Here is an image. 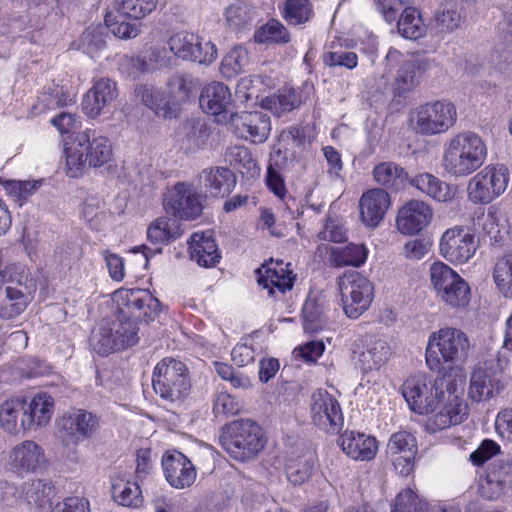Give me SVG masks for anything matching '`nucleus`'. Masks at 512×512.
<instances>
[{
    "mask_svg": "<svg viewBox=\"0 0 512 512\" xmlns=\"http://www.w3.org/2000/svg\"><path fill=\"white\" fill-rule=\"evenodd\" d=\"M426 507V502L410 488L401 491L395 499V510L398 512H423Z\"/></svg>",
    "mask_w": 512,
    "mask_h": 512,
    "instance_id": "obj_61",
    "label": "nucleus"
},
{
    "mask_svg": "<svg viewBox=\"0 0 512 512\" xmlns=\"http://www.w3.org/2000/svg\"><path fill=\"white\" fill-rule=\"evenodd\" d=\"M54 405V398L46 392L37 393L30 402L25 400L26 414L31 420L30 429L45 426L53 415Z\"/></svg>",
    "mask_w": 512,
    "mask_h": 512,
    "instance_id": "obj_38",
    "label": "nucleus"
},
{
    "mask_svg": "<svg viewBox=\"0 0 512 512\" xmlns=\"http://www.w3.org/2000/svg\"><path fill=\"white\" fill-rule=\"evenodd\" d=\"M158 0H116L118 12L123 17L141 20L157 7Z\"/></svg>",
    "mask_w": 512,
    "mask_h": 512,
    "instance_id": "obj_50",
    "label": "nucleus"
},
{
    "mask_svg": "<svg viewBox=\"0 0 512 512\" xmlns=\"http://www.w3.org/2000/svg\"><path fill=\"white\" fill-rule=\"evenodd\" d=\"M199 184L204 188L206 196L225 197L236 185L235 174L226 167H209L199 174Z\"/></svg>",
    "mask_w": 512,
    "mask_h": 512,
    "instance_id": "obj_31",
    "label": "nucleus"
},
{
    "mask_svg": "<svg viewBox=\"0 0 512 512\" xmlns=\"http://www.w3.org/2000/svg\"><path fill=\"white\" fill-rule=\"evenodd\" d=\"M508 182L509 173L504 165H488L470 179L468 198L475 204H488L506 190Z\"/></svg>",
    "mask_w": 512,
    "mask_h": 512,
    "instance_id": "obj_12",
    "label": "nucleus"
},
{
    "mask_svg": "<svg viewBox=\"0 0 512 512\" xmlns=\"http://www.w3.org/2000/svg\"><path fill=\"white\" fill-rule=\"evenodd\" d=\"M199 103L206 112L218 117V122H229L233 112L232 96L226 85L211 82L201 92Z\"/></svg>",
    "mask_w": 512,
    "mask_h": 512,
    "instance_id": "obj_22",
    "label": "nucleus"
},
{
    "mask_svg": "<svg viewBox=\"0 0 512 512\" xmlns=\"http://www.w3.org/2000/svg\"><path fill=\"white\" fill-rule=\"evenodd\" d=\"M136 323L120 314L114 321H102L97 330L93 331L91 345L99 355L106 356L111 352L135 345L138 340Z\"/></svg>",
    "mask_w": 512,
    "mask_h": 512,
    "instance_id": "obj_6",
    "label": "nucleus"
},
{
    "mask_svg": "<svg viewBox=\"0 0 512 512\" xmlns=\"http://www.w3.org/2000/svg\"><path fill=\"white\" fill-rule=\"evenodd\" d=\"M411 184L439 202H446L452 197L449 186L429 173L417 175L412 179Z\"/></svg>",
    "mask_w": 512,
    "mask_h": 512,
    "instance_id": "obj_43",
    "label": "nucleus"
},
{
    "mask_svg": "<svg viewBox=\"0 0 512 512\" xmlns=\"http://www.w3.org/2000/svg\"><path fill=\"white\" fill-rule=\"evenodd\" d=\"M456 120L455 105L445 100L419 105L410 113L412 129L424 136L444 133L454 126Z\"/></svg>",
    "mask_w": 512,
    "mask_h": 512,
    "instance_id": "obj_7",
    "label": "nucleus"
},
{
    "mask_svg": "<svg viewBox=\"0 0 512 512\" xmlns=\"http://www.w3.org/2000/svg\"><path fill=\"white\" fill-rule=\"evenodd\" d=\"M493 280L506 298H512V253H507L497 260Z\"/></svg>",
    "mask_w": 512,
    "mask_h": 512,
    "instance_id": "obj_49",
    "label": "nucleus"
},
{
    "mask_svg": "<svg viewBox=\"0 0 512 512\" xmlns=\"http://www.w3.org/2000/svg\"><path fill=\"white\" fill-rule=\"evenodd\" d=\"M31 420L25 410V399L12 398L0 405V425L11 434L29 430Z\"/></svg>",
    "mask_w": 512,
    "mask_h": 512,
    "instance_id": "obj_32",
    "label": "nucleus"
},
{
    "mask_svg": "<svg viewBox=\"0 0 512 512\" xmlns=\"http://www.w3.org/2000/svg\"><path fill=\"white\" fill-rule=\"evenodd\" d=\"M397 29L401 36L410 40H417L426 32L420 12L414 7H406L403 10L397 23Z\"/></svg>",
    "mask_w": 512,
    "mask_h": 512,
    "instance_id": "obj_46",
    "label": "nucleus"
},
{
    "mask_svg": "<svg viewBox=\"0 0 512 512\" xmlns=\"http://www.w3.org/2000/svg\"><path fill=\"white\" fill-rule=\"evenodd\" d=\"M465 376L458 369L445 372L433 382L426 375L405 381L402 394L418 414L434 413L431 425L438 430L460 424L467 416V404L461 398Z\"/></svg>",
    "mask_w": 512,
    "mask_h": 512,
    "instance_id": "obj_1",
    "label": "nucleus"
},
{
    "mask_svg": "<svg viewBox=\"0 0 512 512\" xmlns=\"http://www.w3.org/2000/svg\"><path fill=\"white\" fill-rule=\"evenodd\" d=\"M114 300L123 318L149 323L161 311V303L148 290L121 289L115 292Z\"/></svg>",
    "mask_w": 512,
    "mask_h": 512,
    "instance_id": "obj_11",
    "label": "nucleus"
},
{
    "mask_svg": "<svg viewBox=\"0 0 512 512\" xmlns=\"http://www.w3.org/2000/svg\"><path fill=\"white\" fill-rule=\"evenodd\" d=\"M13 276L12 271H0V318L12 319L20 315L32 300L36 289L35 282Z\"/></svg>",
    "mask_w": 512,
    "mask_h": 512,
    "instance_id": "obj_9",
    "label": "nucleus"
},
{
    "mask_svg": "<svg viewBox=\"0 0 512 512\" xmlns=\"http://www.w3.org/2000/svg\"><path fill=\"white\" fill-rule=\"evenodd\" d=\"M167 86L173 104H180L189 99L195 87V82L189 74H174L169 78Z\"/></svg>",
    "mask_w": 512,
    "mask_h": 512,
    "instance_id": "obj_52",
    "label": "nucleus"
},
{
    "mask_svg": "<svg viewBox=\"0 0 512 512\" xmlns=\"http://www.w3.org/2000/svg\"><path fill=\"white\" fill-rule=\"evenodd\" d=\"M152 387L154 392L166 403H182L191 390L189 370L186 364L173 357L163 358L153 370Z\"/></svg>",
    "mask_w": 512,
    "mask_h": 512,
    "instance_id": "obj_5",
    "label": "nucleus"
},
{
    "mask_svg": "<svg viewBox=\"0 0 512 512\" xmlns=\"http://www.w3.org/2000/svg\"><path fill=\"white\" fill-rule=\"evenodd\" d=\"M25 494L29 502L38 507L51 505V499L54 496V486L48 480L35 479L29 482L25 489Z\"/></svg>",
    "mask_w": 512,
    "mask_h": 512,
    "instance_id": "obj_51",
    "label": "nucleus"
},
{
    "mask_svg": "<svg viewBox=\"0 0 512 512\" xmlns=\"http://www.w3.org/2000/svg\"><path fill=\"white\" fill-rule=\"evenodd\" d=\"M46 462L44 450L32 440L16 445L9 453V466L18 475L35 472Z\"/></svg>",
    "mask_w": 512,
    "mask_h": 512,
    "instance_id": "obj_25",
    "label": "nucleus"
},
{
    "mask_svg": "<svg viewBox=\"0 0 512 512\" xmlns=\"http://www.w3.org/2000/svg\"><path fill=\"white\" fill-rule=\"evenodd\" d=\"M301 103L300 96L291 88L282 89L278 94L267 96L261 100V106L280 117L285 112H290Z\"/></svg>",
    "mask_w": 512,
    "mask_h": 512,
    "instance_id": "obj_42",
    "label": "nucleus"
},
{
    "mask_svg": "<svg viewBox=\"0 0 512 512\" xmlns=\"http://www.w3.org/2000/svg\"><path fill=\"white\" fill-rule=\"evenodd\" d=\"M418 452L416 438L408 431H398L391 435L386 453L395 469L403 476L409 475L414 468Z\"/></svg>",
    "mask_w": 512,
    "mask_h": 512,
    "instance_id": "obj_21",
    "label": "nucleus"
},
{
    "mask_svg": "<svg viewBox=\"0 0 512 512\" xmlns=\"http://www.w3.org/2000/svg\"><path fill=\"white\" fill-rule=\"evenodd\" d=\"M227 434L223 446L239 461L252 459L265 445L261 427L250 419L233 421L227 426Z\"/></svg>",
    "mask_w": 512,
    "mask_h": 512,
    "instance_id": "obj_8",
    "label": "nucleus"
},
{
    "mask_svg": "<svg viewBox=\"0 0 512 512\" xmlns=\"http://www.w3.org/2000/svg\"><path fill=\"white\" fill-rule=\"evenodd\" d=\"M135 96L156 114L163 116L167 114L170 101L160 89L149 84H140L135 88Z\"/></svg>",
    "mask_w": 512,
    "mask_h": 512,
    "instance_id": "obj_45",
    "label": "nucleus"
},
{
    "mask_svg": "<svg viewBox=\"0 0 512 512\" xmlns=\"http://www.w3.org/2000/svg\"><path fill=\"white\" fill-rule=\"evenodd\" d=\"M470 341L468 336L457 328H442L429 336L426 348V364L432 371L441 372L445 366L448 372L458 369L468 357Z\"/></svg>",
    "mask_w": 512,
    "mask_h": 512,
    "instance_id": "obj_3",
    "label": "nucleus"
},
{
    "mask_svg": "<svg viewBox=\"0 0 512 512\" xmlns=\"http://www.w3.org/2000/svg\"><path fill=\"white\" fill-rule=\"evenodd\" d=\"M311 418L315 426L326 433L336 434L343 426V413L338 400L326 390L311 396Z\"/></svg>",
    "mask_w": 512,
    "mask_h": 512,
    "instance_id": "obj_16",
    "label": "nucleus"
},
{
    "mask_svg": "<svg viewBox=\"0 0 512 512\" xmlns=\"http://www.w3.org/2000/svg\"><path fill=\"white\" fill-rule=\"evenodd\" d=\"M163 206L167 213L181 220H194L203 211L202 196L192 184L178 182L167 189Z\"/></svg>",
    "mask_w": 512,
    "mask_h": 512,
    "instance_id": "obj_15",
    "label": "nucleus"
},
{
    "mask_svg": "<svg viewBox=\"0 0 512 512\" xmlns=\"http://www.w3.org/2000/svg\"><path fill=\"white\" fill-rule=\"evenodd\" d=\"M341 301L345 314L358 318L366 311L373 299V285L358 272L345 274L339 280Z\"/></svg>",
    "mask_w": 512,
    "mask_h": 512,
    "instance_id": "obj_13",
    "label": "nucleus"
},
{
    "mask_svg": "<svg viewBox=\"0 0 512 512\" xmlns=\"http://www.w3.org/2000/svg\"><path fill=\"white\" fill-rule=\"evenodd\" d=\"M71 98L58 85H50L40 93L36 103L32 106V114L40 115L47 110H54L66 106Z\"/></svg>",
    "mask_w": 512,
    "mask_h": 512,
    "instance_id": "obj_44",
    "label": "nucleus"
},
{
    "mask_svg": "<svg viewBox=\"0 0 512 512\" xmlns=\"http://www.w3.org/2000/svg\"><path fill=\"white\" fill-rule=\"evenodd\" d=\"M105 23L106 29L108 28L116 37L121 39L135 38L141 32V24L112 19L111 15L105 17Z\"/></svg>",
    "mask_w": 512,
    "mask_h": 512,
    "instance_id": "obj_63",
    "label": "nucleus"
},
{
    "mask_svg": "<svg viewBox=\"0 0 512 512\" xmlns=\"http://www.w3.org/2000/svg\"><path fill=\"white\" fill-rule=\"evenodd\" d=\"M168 45L175 56L190 61L193 47L197 46V35L185 31L178 32L169 38Z\"/></svg>",
    "mask_w": 512,
    "mask_h": 512,
    "instance_id": "obj_54",
    "label": "nucleus"
},
{
    "mask_svg": "<svg viewBox=\"0 0 512 512\" xmlns=\"http://www.w3.org/2000/svg\"><path fill=\"white\" fill-rule=\"evenodd\" d=\"M255 40L259 43L274 42L286 43L289 41L287 29L277 20H270L255 33Z\"/></svg>",
    "mask_w": 512,
    "mask_h": 512,
    "instance_id": "obj_59",
    "label": "nucleus"
},
{
    "mask_svg": "<svg viewBox=\"0 0 512 512\" xmlns=\"http://www.w3.org/2000/svg\"><path fill=\"white\" fill-rule=\"evenodd\" d=\"M373 177L379 185L398 191L404 187L407 173L398 164L383 162L375 166Z\"/></svg>",
    "mask_w": 512,
    "mask_h": 512,
    "instance_id": "obj_41",
    "label": "nucleus"
},
{
    "mask_svg": "<svg viewBox=\"0 0 512 512\" xmlns=\"http://www.w3.org/2000/svg\"><path fill=\"white\" fill-rule=\"evenodd\" d=\"M248 64V52L241 46L234 47L223 58L221 72L226 77H233L242 72Z\"/></svg>",
    "mask_w": 512,
    "mask_h": 512,
    "instance_id": "obj_56",
    "label": "nucleus"
},
{
    "mask_svg": "<svg viewBox=\"0 0 512 512\" xmlns=\"http://www.w3.org/2000/svg\"><path fill=\"white\" fill-rule=\"evenodd\" d=\"M183 233L178 218L161 216L155 219L147 229V238L153 244H168Z\"/></svg>",
    "mask_w": 512,
    "mask_h": 512,
    "instance_id": "obj_37",
    "label": "nucleus"
},
{
    "mask_svg": "<svg viewBox=\"0 0 512 512\" xmlns=\"http://www.w3.org/2000/svg\"><path fill=\"white\" fill-rule=\"evenodd\" d=\"M337 443L348 457L359 461L372 460L378 450L374 437L355 431H346Z\"/></svg>",
    "mask_w": 512,
    "mask_h": 512,
    "instance_id": "obj_30",
    "label": "nucleus"
},
{
    "mask_svg": "<svg viewBox=\"0 0 512 512\" xmlns=\"http://www.w3.org/2000/svg\"><path fill=\"white\" fill-rule=\"evenodd\" d=\"M367 259V249L361 244H349L344 247H331L329 262L340 268L345 266L360 267Z\"/></svg>",
    "mask_w": 512,
    "mask_h": 512,
    "instance_id": "obj_39",
    "label": "nucleus"
},
{
    "mask_svg": "<svg viewBox=\"0 0 512 512\" xmlns=\"http://www.w3.org/2000/svg\"><path fill=\"white\" fill-rule=\"evenodd\" d=\"M502 371L494 359L477 364L470 378L468 395L473 401L481 402L494 397L502 389Z\"/></svg>",
    "mask_w": 512,
    "mask_h": 512,
    "instance_id": "obj_17",
    "label": "nucleus"
},
{
    "mask_svg": "<svg viewBox=\"0 0 512 512\" xmlns=\"http://www.w3.org/2000/svg\"><path fill=\"white\" fill-rule=\"evenodd\" d=\"M106 27L97 25L88 27L79 38V49L91 58L98 56L106 46Z\"/></svg>",
    "mask_w": 512,
    "mask_h": 512,
    "instance_id": "obj_48",
    "label": "nucleus"
},
{
    "mask_svg": "<svg viewBox=\"0 0 512 512\" xmlns=\"http://www.w3.org/2000/svg\"><path fill=\"white\" fill-rule=\"evenodd\" d=\"M487 146L471 131L461 132L444 145L442 166L453 177H466L477 171L486 161Z\"/></svg>",
    "mask_w": 512,
    "mask_h": 512,
    "instance_id": "obj_2",
    "label": "nucleus"
},
{
    "mask_svg": "<svg viewBox=\"0 0 512 512\" xmlns=\"http://www.w3.org/2000/svg\"><path fill=\"white\" fill-rule=\"evenodd\" d=\"M323 63L329 67H344L354 69L358 64V56L355 52L338 49L326 51L322 56Z\"/></svg>",
    "mask_w": 512,
    "mask_h": 512,
    "instance_id": "obj_60",
    "label": "nucleus"
},
{
    "mask_svg": "<svg viewBox=\"0 0 512 512\" xmlns=\"http://www.w3.org/2000/svg\"><path fill=\"white\" fill-rule=\"evenodd\" d=\"M315 462L316 457L311 450L289 455L285 462L288 481L295 486L305 483L313 474Z\"/></svg>",
    "mask_w": 512,
    "mask_h": 512,
    "instance_id": "obj_34",
    "label": "nucleus"
},
{
    "mask_svg": "<svg viewBox=\"0 0 512 512\" xmlns=\"http://www.w3.org/2000/svg\"><path fill=\"white\" fill-rule=\"evenodd\" d=\"M117 96L116 82L110 78L96 79L83 97V111L90 118H96L113 103Z\"/></svg>",
    "mask_w": 512,
    "mask_h": 512,
    "instance_id": "obj_24",
    "label": "nucleus"
},
{
    "mask_svg": "<svg viewBox=\"0 0 512 512\" xmlns=\"http://www.w3.org/2000/svg\"><path fill=\"white\" fill-rule=\"evenodd\" d=\"M477 247L475 235L461 227L446 230L439 244L441 255L455 264L466 263L475 254Z\"/></svg>",
    "mask_w": 512,
    "mask_h": 512,
    "instance_id": "obj_18",
    "label": "nucleus"
},
{
    "mask_svg": "<svg viewBox=\"0 0 512 512\" xmlns=\"http://www.w3.org/2000/svg\"><path fill=\"white\" fill-rule=\"evenodd\" d=\"M229 123L239 135L255 144L264 143L271 132V120L263 111L231 113Z\"/></svg>",
    "mask_w": 512,
    "mask_h": 512,
    "instance_id": "obj_19",
    "label": "nucleus"
},
{
    "mask_svg": "<svg viewBox=\"0 0 512 512\" xmlns=\"http://www.w3.org/2000/svg\"><path fill=\"white\" fill-rule=\"evenodd\" d=\"M303 327L308 333L320 330L325 323L323 308L314 299H308L303 305Z\"/></svg>",
    "mask_w": 512,
    "mask_h": 512,
    "instance_id": "obj_55",
    "label": "nucleus"
},
{
    "mask_svg": "<svg viewBox=\"0 0 512 512\" xmlns=\"http://www.w3.org/2000/svg\"><path fill=\"white\" fill-rule=\"evenodd\" d=\"M428 68L429 62L425 58H415L402 62L397 69L393 82L394 95L403 97L414 90L420 84Z\"/></svg>",
    "mask_w": 512,
    "mask_h": 512,
    "instance_id": "obj_27",
    "label": "nucleus"
},
{
    "mask_svg": "<svg viewBox=\"0 0 512 512\" xmlns=\"http://www.w3.org/2000/svg\"><path fill=\"white\" fill-rule=\"evenodd\" d=\"M431 283L437 295L453 308H465L470 302V288L452 268L442 262L430 267Z\"/></svg>",
    "mask_w": 512,
    "mask_h": 512,
    "instance_id": "obj_10",
    "label": "nucleus"
},
{
    "mask_svg": "<svg viewBox=\"0 0 512 512\" xmlns=\"http://www.w3.org/2000/svg\"><path fill=\"white\" fill-rule=\"evenodd\" d=\"M162 466L167 482L176 489L192 486L197 472L194 464L183 453L173 451L162 458Z\"/></svg>",
    "mask_w": 512,
    "mask_h": 512,
    "instance_id": "obj_23",
    "label": "nucleus"
},
{
    "mask_svg": "<svg viewBox=\"0 0 512 512\" xmlns=\"http://www.w3.org/2000/svg\"><path fill=\"white\" fill-rule=\"evenodd\" d=\"M512 490V460L500 459L492 463L484 478L479 482L480 495L488 500H496Z\"/></svg>",
    "mask_w": 512,
    "mask_h": 512,
    "instance_id": "obj_20",
    "label": "nucleus"
},
{
    "mask_svg": "<svg viewBox=\"0 0 512 512\" xmlns=\"http://www.w3.org/2000/svg\"><path fill=\"white\" fill-rule=\"evenodd\" d=\"M463 0H443L435 14L436 27L440 32H452L462 23Z\"/></svg>",
    "mask_w": 512,
    "mask_h": 512,
    "instance_id": "obj_40",
    "label": "nucleus"
},
{
    "mask_svg": "<svg viewBox=\"0 0 512 512\" xmlns=\"http://www.w3.org/2000/svg\"><path fill=\"white\" fill-rule=\"evenodd\" d=\"M209 127L201 120H187L179 129L181 148L186 153H195L204 149L210 138Z\"/></svg>",
    "mask_w": 512,
    "mask_h": 512,
    "instance_id": "obj_36",
    "label": "nucleus"
},
{
    "mask_svg": "<svg viewBox=\"0 0 512 512\" xmlns=\"http://www.w3.org/2000/svg\"><path fill=\"white\" fill-rule=\"evenodd\" d=\"M191 259L200 266L213 267L220 259V254L215 240L211 234L194 233L188 241Z\"/></svg>",
    "mask_w": 512,
    "mask_h": 512,
    "instance_id": "obj_35",
    "label": "nucleus"
},
{
    "mask_svg": "<svg viewBox=\"0 0 512 512\" xmlns=\"http://www.w3.org/2000/svg\"><path fill=\"white\" fill-rule=\"evenodd\" d=\"M281 150H274V153L271 154L270 163L267 168L266 175V184L268 188L277 196L282 197L285 194V184L282 176L280 175L278 169L280 167L279 161L276 157H279Z\"/></svg>",
    "mask_w": 512,
    "mask_h": 512,
    "instance_id": "obj_62",
    "label": "nucleus"
},
{
    "mask_svg": "<svg viewBox=\"0 0 512 512\" xmlns=\"http://www.w3.org/2000/svg\"><path fill=\"white\" fill-rule=\"evenodd\" d=\"M252 10L242 1H237L226 8L225 19L233 30H239L252 21Z\"/></svg>",
    "mask_w": 512,
    "mask_h": 512,
    "instance_id": "obj_57",
    "label": "nucleus"
},
{
    "mask_svg": "<svg viewBox=\"0 0 512 512\" xmlns=\"http://www.w3.org/2000/svg\"><path fill=\"white\" fill-rule=\"evenodd\" d=\"M65 153L67 173L72 178L79 177L87 165L97 168L107 164L113 155L109 139L90 130L77 135Z\"/></svg>",
    "mask_w": 512,
    "mask_h": 512,
    "instance_id": "obj_4",
    "label": "nucleus"
},
{
    "mask_svg": "<svg viewBox=\"0 0 512 512\" xmlns=\"http://www.w3.org/2000/svg\"><path fill=\"white\" fill-rule=\"evenodd\" d=\"M193 56L190 61L199 64H211L217 58V49L211 41H204L197 36V46L193 47Z\"/></svg>",
    "mask_w": 512,
    "mask_h": 512,
    "instance_id": "obj_64",
    "label": "nucleus"
},
{
    "mask_svg": "<svg viewBox=\"0 0 512 512\" xmlns=\"http://www.w3.org/2000/svg\"><path fill=\"white\" fill-rule=\"evenodd\" d=\"M312 15L309 0H287L284 7V17L292 25L305 23Z\"/></svg>",
    "mask_w": 512,
    "mask_h": 512,
    "instance_id": "obj_58",
    "label": "nucleus"
},
{
    "mask_svg": "<svg viewBox=\"0 0 512 512\" xmlns=\"http://www.w3.org/2000/svg\"><path fill=\"white\" fill-rule=\"evenodd\" d=\"M112 497L115 502L125 507H138L142 503L140 487L135 482L119 479L112 483Z\"/></svg>",
    "mask_w": 512,
    "mask_h": 512,
    "instance_id": "obj_47",
    "label": "nucleus"
},
{
    "mask_svg": "<svg viewBox=\"0 0 512 512\" xmlns=\"http://www.w3.org/2000/svg\"><path fill=\"white\" fill-rule=\"evenodd\" d=\"M364 349L353 350V360H357L363 372L379 369L391 356V347L385 338L368 336L364 341Z\"/></svg>",
    "mask_w": 512,
    "mask_h": 512,
    "instance_id": "obj_28",
    "label": "nucleus"
},
{
    "mask_svg": "<svg viewBox=\"0 0 512 512\" xmlns=\"http://www.w3.org/2000/svg\"><path fill=\"white\" fill-rule=\"evenodd\" d=\"M359 206L363 223L375 228L383 220L390 206V196L385 190L374 188L362 195Z\"/></svg>",
    "mask_w": 512,
    "mask_h": 512,
    "instance_id": "obj_29",
    "label": "nucleus"
},
{
    "mask_svg": "<svg viewBox=\"0 0 512 512\" xmlns=\"http://www.w3.org/2000/svg\"><path fill=\"white\" fill-rule=\"evenodd\" d=\"M167 51L163 47H152L146 56H137L131 59L134 69L141 73L155 71L166 65Z\"/></svg>",
    "mask_w": 512,
    "mask_h": 512,
    "instance_id": "obj_53",
    "label": "nucleus"
},
{
    "mask_svg": "<svg viewBox=\"0 0 512 512\" xmlns=\"http://www.w3.org/2000/svg\"><path fill=\"white\" fill-rule=\"evenodd\" d=\"M61 441L65 445H78L90 439L99 429L100 418L86 409L74 408L57 421Z\"/></svg>",
    "mask_w": 512,
    "mask_h": 512,
    "instance_id": "obj_14",
    "label": "nucleus"
},
{
    "mask_svg": "<svg viewBox=\"0 0 512 512\" xmlns=\"http://www.w3.org/2000/svg\"><path fill=\"white\" fill-rule=\"evenodd\" d=\"M433 216L428 204L411 200L400 208L396 220L398 230L407 235L417 234L425 228Z\"/></svg>",
    "mask_w": 512,
    "mask_h": 512,
    "instance_id": "obj_26",
    "label": "nucleus"
},
{
    "mask_svg": "<svg viewBox=\"0 0 512 512\" xmlns=\"http://www.w3.org/2000/svg\"><path fill=\"white\" fill-rule=\"evenodd\" d=\"M256 272L258 285L267 290L268 296L273 299H279L294 285L295 275H292L291 271H286L283 267H280L279 270L266 268L264 272L262 269H258Z\"/></svg>",
    "mask_w": 512,
    "mask_h": 512,
    "instance_id": "obj_33",
    "label": "nucleus"
}]
</instances>
